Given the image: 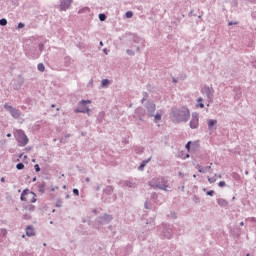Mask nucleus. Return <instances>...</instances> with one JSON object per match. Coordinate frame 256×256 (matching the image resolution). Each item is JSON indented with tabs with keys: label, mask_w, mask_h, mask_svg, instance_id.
<instances>
[{
	"label": "nucleus",
	"mask_w": 256,
	"mask_h": 256,
	"mask_svg": "<svg viewBox=\"0 0 256 256\" xmlns=\"http://www.w3.org/2000/svg\"><path fill=\"white\" fill-rule=\"evenodd\" d=\"M149 186L153 189H161L162 191H169L171 189V184H169V179L164 176L155 177L149 181Z\"/></svg>",
	"instance_id": "f257e3e1"
},
{
	"label": "nucleus",
	"mask_w": 256,
	"mask_h": 256,
	"mask_svg": "<svg viewBox=\"0 0 256 256\" xmlns=\"http://www.w3.org/2000/svg\"><path fill=\"white\" fill-rule=\"evenodd\" d=\"M172 117L178 123H181V121H183L184 123H187V121H189V117H191V113L189 112L188 108L182 107L180 109H173Z\"/></svg>",
	"instance_id": "f03ea898"
},
{
	"label": "nucleus",
	"mask_w": 256,
	"mask_h": 256,
	"mask_svg": "<svg viewBox=\"0 0 256 256\" xmlns=\"http://www.w3.org/2000/svg\"><path fill=\"white\" fill-rule=\"evenodd\" d=\"M14 136L20 147H25V145L29 143V138H27V135H25L23 130H16Z\"/></svg>",
	"instance_id": "7ed1b4c3"
},
{
	"label": "nucleus",
	"mask_w": 256,
	"mask_h": 256,
	"mask_svg": "<svg viewBox=\"0 0 256 256\" xmlns=\"http://www.w3.org/2000/svg\"><path fill=\"white\" fill-rule=\"evenodd\" d=\"M21 201H29L30 203H36L37 202V194L35 192L29 191V189H25L20 197Z\"/></svg>",
	"instance_id": "20e7f679"
},
{
	"label": "nucleus",
	"mask_w": 256,
	"mask_h": 256,
	"mask_svg": "<svg viewBox=\"0 0 256 256\" xmlns=\"http://www.w3.org/2000/svg\"><path fill=\"white\" fill-rule=\"evenodd\" d=\"M79 108L75 110V113H91V109L87 105H91V100H81L79 102Z\"/></svg>",
	"instance_id": "39448f33"
},
{
	"label": "nucleus",
	"mask_w": 256,
	"mask_h": 256,
	"mask_svg": "<svg viewBox=\"0 0 256 256\" xmlns=\"http://www.w3.org/2000/svg\"><path fill=\"white\" fill-rule=\"evenodd\" d=\"M4 109H6V111H9L14 119H19L21 117V111L9 105L8 103L4 104Z\"/></svg>",
	"instance_id": "423d86ee"
},
{
	"label": "nucleus",
	"mask_w": 256,
	"mask_h": 256,
	"mask_svg": "<svg viewBox=\"0 0 256 256\" xmlns=\"http://www.w3.org/2000/svg\"><path fill=\"white\" fill-rule=\"evenodd\" d=\"M199 127V115L198 114H193L192 119L190 121V128L191 129H197Z\"/></svg>",
	"instance_id": "0eeeda50"
},
{
	"label": "nucleus",
	"mask_w": 256,
	"mask_h": 256,
	"mask_svg": "<svg viewBox=\"0 0 256 256\" xmlns=\"http://www.w3.org/2000/svg\"><path fill=\"white\" fill-rule=\"evenodd\" d=\"M73 0H60V11H67L71 7Z\"/></svg>",
	"instance_id": "6e6552de"
},
{
	"label": "nucleus",
	"mask_w": 256,
	"mask_h": 256,
	"mask_svg": "<svg viewBox=\"0 0 256 256\" xmlns=\"http://www.w3.org/2000/svg\"><path fill=\"white\" fill-rule=\"evenodd\" d=\"M156 109L157 108L154 103L148 104V106H147L148 117H154Z\"/></svg>",
	"instance_id": "1a4fd4ad"
},
{
	"label": "nucleus",
	"mask_w": 256,
	"mask_h": 256,
	"mask_svg": "<svg viewBox=\"0 0 256 256\" xmlns=\"http://www.w3.org/2000/svg\"><path fill=\"white\" fill-rule=\"evenodd\" d=\"M211 165H213V163H210V166L207 167H203L201 165H196V169L198 170L199 173H207L208 171H211Z\"/></svg>",
	"instance_id": "9d476101"
},
{
	"label": "nucleus",
	"mask_w": 256,
	"mask_h": 256,
	"mask_svg": "<svg viewBox=\"0 0 256 256\" xmlns=\"http://www.w3.org/2000/svg\"><path fill=\"white\" fill-rule=\"evenodd\" d=\"M162 117H163V110H158L154 115V123H159Z\"/></svg>",
	"instance_id": "9b49d317"
},
{
	"label": "nucleus",
	"mask_w": 256,
	"mask_h": 256,
	"mask_svg": "<svg viewBox=\"0 0 256 256\" xmlns=\"http://www.w3.org/2000/svg\"><path fill=\"white\" fill-rule=\"evenodd\" d=\"M215 125H217V120L209 119L208 120V131H213L215 128Z\"/></svg>",
	"instance_id": "f8f14e48"
},
{
	"label": "nucleus",
	"mask_w": 256,
	"mask_h": 256,
	"mask_svg": "<svg viewBox=\"0 0 256 256\" xmlns=\"http://www.w3.org/2000/svg\"><path fill=\"white\" fill-rule=\"evenodd\" d=\"M26 235L27 237H33L35 235V229H33V226H28L26 228Z\"/></svg>",
	"instance_id": "ddd939ff"
},
{
	"label": "nucleus",
	"mask_w": 256,
	"mask_h": 256,
	"mask_svg": "<svg viewBox=\"0 0 256 256\" xmlns=\"http://www.w3.org/2000/svg\"><path fill=\"white\" fill-rule=\"evenodd\" d=\"M217 203L220 207H227L229 205V202L223 198L217 199Z\"/></svg>",
	"instance_id": "4468645a"
},
{
	"label": "nucleus",
	"mask_w": 256,
	"mask_h": 256,
	"mask_svg": "<svg viewBox=\"0 0 256 256\" xmlns=\"http://www.w3.org/2000/svg\"><path fill=\"white\" fill-rule=\"evenodd\" d=\"M171 235H173V230H171V229H167L164 232V237H166V239H171Z\"/></svg>",
	"instance_id": "2eb2a0df"
},
{
	"label": "nucleus",
	"mask_w": 256,
	"mask_h": 256,
	"mask_svg": "<svg viewBox=\"0 0 256 256\" xmlns=\"http://www.w3.org/2000/svg\"><path fill=\"white\" fill-rule=\"evenodd\" d=\"M149 161H151V157L148 158L147 160H144L141 165L139 166V170L143 171V169L145 168V165H147V163H149Z\"/></svg>",
	"instance_id": "dca6fc26"
},
{
	"label": "nucleus",
	"mask_w": 256,
	"mask_h": 256,
	"mask_svg": "<svg viewBox=\"0 0 256 256\" xmlns=\"http://www.w3.org/2000/svg\"><path fill=\"white\" fill-rule=\"evenodd\" d=\"M197 103V107H200V109H203L205 107V104H203V99L201 97L197 99Z\"/></svg>",
	"instance_id": "f3484780"
},
{
	"label": "nucleus",
	"mask_w": 256,
	"mask_h": 256,
	"mask_svg": "<svg viewBox=\"0 0 256 256\" xmlns=\"http://www.w3.org/2000/svg\"><path fill=\"white\" fill-rule=\"evenodd\" d=\"M103 221H106V223H109V221H113V216L111 215H104Z\"/></svg>",
	"instance_id": "a211bd4d"
},
{
	"label": "nucleus",
	"mask_w": 256,
	"mask_h": 256,
	"mask_svg": "<svg viewBox=\"0 0 256 256\" xmlns=\"http://www.w3.org/2000/svg\"><path fill=\"white\" fill-rule=\"evenodd\" d=\"M38 71H41V73L45 71V65L43 63L38 64Z\"/></svg>",
	"instance_id": "6ab92c4d"
},
{
	"label": "nucleus",
	"mask_w": 256,
	"mask_h": 256,
	"mask_svg": "<svg viewBox=\"0 0 256 256\" xmlns=\"http://www.w3.org/2000/svg\"><path fill=\"white\" fill-rule=\"evenodd\" d=\"M38 190H39L40 193H45V184H40L38 186Z\"/></svg>",
	"instance_id": "aec40b11"
},
{
	"label": "nucleus",
	"mask_w": 256,
	"mask_h": 256,
	"mask_svg": "<svg viewBox=\"0 0 256 256\" xmlns=\"http://www.w3.org/2000/svg\"><path fill=\"white\" fill-rule=\"evenodd\" d=\"M16 168L18 169V171H21L22 169H25V165L23 163H18L16 165Z\"/></svg>",
	"instance_id": "412c9836"
},
{
	"label": "nucleus",
	"mask_w": 256,
	"mask_h": 256,
	"mask_svg": "<svg viewBox=\"0 0 256 256\" xmlns=\"http://www.w3.org/2000/svg\"><path fill=\"white\" fill-rule=\"evenodd\" d=\"M109 80L108 79H103L102 80V87H107V85H109Z\"/></svg>",
	"instance_id": "4be33fe9"
},
{
	"label": "nucleus",
	"mask_w": 256,
	"mask_h": 256,
	"mask_svg": "<svg viewBox=\"0 0 256 256\" xmlns=\"http://www.w3.org/2000/svg\"><path fill=\"white\" fill-rule=\"evenodd\" d=\"M0 25H1L2 27H5V25H7V19H5V18L1 19V20H0Z\"/></svg>",
	"instance_id": "5701e85b"
},
{
	"label": "nucleus",
	"mask_w": 256,
	"mask_h": 256,
	"mask_svg": "<svg viewBox=\"0 0 256 256\" xmlns=\"http://www.w3.org/2000/svg\"><path fill=\"white\" fill-rule=\"evenodd\" d=\"M125 15L127 19H131V17H133V13L131 11L126 12Z\"/></svg>",
	"instance_id": "b1692460"
},
{
	"label": "nucleus",
	"mask_w": 256,
	"mask_h": 256,
	"mask_svg": "<svg viewBox=\"0 0 256 256\" xmlns=\"http://www.w3.org/2000/svg\"><path fill=\"white\" fill-rule=\"evenodd\" d=\"M99 19L100 21H105V19H107V16H105V14H99Z\"/></svg>",
	"instance_id": "393cba45"
},
{
	"label": "nucleus",
	"mask_w": 256,
	"mask_h": 256,
	"mask_svg": "<svg viewBox=\"0 0 256 256\" xmlns=\"http://www.w3.org/2000/svg\"><path fill=\"white\" fill-rule=\"evenodd\" d=\"M186 149H187L188 153H191V142H188L186 144Z\"/></svg>",
	"instance_id": "a878e982"
},
{
	"label": "nucleus",
	"mask_w": 256,
	"mask_h": 256,
	"mask_svg": "<svg viewBox=\"0 0 256 256\" xmlns=\"http://www.w3.org/2000/svg\"><path fill=\"white\" fill-rule=\"evenodd\" d=\"M26 209H28V211H35V206L30 204L26 207Z\"/></svg>",
	"instance_id": "bb28decb"
},
{
	"label": "nucleus",
	"mask_w": 256,
	"mask_h": 256,
	"mask_svg": "<svg viewBox=\"0 0 256 256\" xmlns=\"http://www.w3.org/2000/svg\"><path fill=\"white\" fill-rule=\"evenodd\" d=\"M34 169H35L36 173H39V171H41L39 164L34 165Z\"/></svg>",
	"instance_id": "cd10ccee"
},
{
	"label": "nucleus",
	"mask_w": 256,
	"mask_h": 256,
	"mask_svg": "<svg viewBox=\"0 0 256 256\" xmlns=\"http://www.w3.org/2000/svg\"><path fill=\"white\" fill-rule=\"evenodd\" d=\"M208 181H209V183H215V181H217V179L211 178L208 176Z\"/></svg>",
	"instance_id": "c85d7f7f"
},
{
	"label": "nucleus",
	"mask_w": 256,
	"mask_h": 256,
	"mask_svg": "<svg viewBox=\"0 0 256 256\" xmlns=\"http://www.w3.org/2000/svg\"><path fill=\"white\" fill-rule=\"evenodd\" d=\"M207 195H209L210 197H213V195H215V191L210 190L207 192Z\"/></svg>",
	"instance_id": "c756f323"
},
{
	"label": "nucleus",
	"mask_w": 256,
	"mask_h": 256,
	"mask_svg": "<svg viewBox=\"0 0 256 256\" xmlns=\"http://www.w3.org/2000/svg\"><path fill=\"white\" fill-rule=\"evenodd\" d=\"M207 91H208L207 97H208V99H211V97H212L211 90L208 88Z\"/></svg>",
	"instance_id": "7c9ffc66"
},
{
	"label": "nucleus",
	"mask_w": 256,
	"mask_h": 256,
	"mask_svg": "<svg viewBox=\"0 0 256 256\" xmlns=\"http://www.w3.org/2000/svg\"><path fill=\"white\" fill-rule=\"evenodd\" d=\"M126 187H135V184L132 182H126Z\"/></svg>",
	"instance_id": "2f4dec72"
},
{
	"label": "nucleus",
	"mask_w": 256,
	"mask_h": 256,
	"mask_svg": "<svg viewBox=\"0 0 256 256\" xmlns=\"http://www.w3.org/2000/svg\"><path fill=\"white\" fill-rule=\"evenodd\" d=\"M218 185H219L220 187H225V185H227V184L225 183V181H220V182L218 183Z\"/></svg>",
	"instance_id": "473e14b6"
},
{
	"label": "nucleus",
	"mask_w": 256,
	"mask_h": 256,
	"mask_svg": "<svg viewBox=\"0 0 256 256\" xmlns=\"http://www.w3.org/2000/svg\"><path fill=\"white\" fill-rule=\"evenodd\" d=\"M73 193H74V195H77V197H79V190L78 189H73Z\"/></svg>",
	"instance_id": "72a5a7b5"
},
{
	"label": "nucleus",
	"mask_w": 256,
	"mask_h": 256,
	"mask_svg": "<svg viewBox=\"0 0 256 256\" xmlns=\"http://www.w3.org/2000/svg\"><path fill=\"white\" fill-rule=\"evenodd\" d=\"M23 27H25V24H23V23L18 24V29H23Z\"/></svg>",
	"instance_id": "f704fd0d"
},
{
	"label": "nucleus",
	"mask_w": 256,
	"mask_h": 256,
	"mask_svg": "<svg viewBox=\"0 0 256 256\" xmlns=\"http://www.w3.org/2000/svg\"><path fill=\"white\" fill-rule=\"evenodd\" d=\"M127 54L128 55H135V52H133V50H127Z\"/></svg>",
	"instance_id": "c9c22d12"
},
{
	"label": "nucleus",
	"mask_w": 256,
	"mask_h": 256,
	"mask_svg": "<svg viewBox=\"0 0 256 256\" xmlns=\"http://www.w3.org/2000/svg\"><path fill=\"white\" fill-rule=\"evenodd\" d=\"M39 49H40V51H43V45L42 44L39 45Z\"/></svg>",
	"instance_id": "e433bc0d"
},
{
	"label": "nucleus",
	"mask_w": 256,
	"mask_h": 256,
	"mask_svg": "<svg viewBox=\"0 0 256 256\" xmlns=\"http://www.w3.org/2000/svg\"><path fill=\"white\" fill-rule=\"evenodd\" d=\"M1 183H5V177L1 178Z\"/></svg>",
	"instance_id": "4c0bfd02"
},
{
	"label": "nucleus",
	"mask_w": 256,
	"mask_h": 256,
	"mask_svg": "<svg viewBox=\"0 0 256 256\" xmlns=\"http://www.w3.org/2000/svg\"><path fill=\"white\" fill-rule=\"evenodd\" d=\"M14 89H21V84L19 86L14 87Z\"/></svg>",
	"instance_id": "58836bf2"
},
{
	"label": "nucleus",
	"mask_w": 256,
	"mask_h": 256,
	"mask_svg": "<svg viewBox=\"0 0 256 256\" xmlns=\"http://www.w3.org/2000/svg\"><path fill=\"white\" fill-rule=\"evenodd\" d=\"M103 52L107 55V48H104Z\"/></svg>",
	"instance_id": "ea45409f"
},
{
	"label": "nucleus",
	"mask_w": 256,
	"mask_h": 256,
	"mask_svg": "<svg viewBox=\"0 0 256 256\" xmlns=\"http://www.w3.org/2000/svg\"><path fill=\"white\" fill-rule=\"evenodd\" d=\"M22 158H23V154H20V155H19V159H22Z\"/></svg>",
	"instance_id": "a19ab883"
},
{
	"label": "nucleus",
	"mask_w": 256,
	"mask_h": 256,
	"mask_svg": "<svg viewBox=\"0 0 256 256\" xmlns=\"http://www.w3.org/2000/svg\"><path fill=\"white\" fill-rule=\"evenodd\" d=\"M240 225H241V227H243V225H245V223H244V222H241Z\"/></svg>",
	"instance_id": "79ce46f5"
},
{
	"label": "nucleus",
	"mask_w": 256,
	"mask_h": 256,
	"mask_svg": "<svg viewBox=\"0 0 256 256\" xmlns=\"http://www.w3.org/2000/svg\"><path fill=\"white\" fill-rule=\"evenodd\" d=\"M7 137H11V134H10V133H8V134H7Z\"/></svg>",
	"instance_id": "37998d69"
},
{
	"label": "nucleus",
	"mask_w": 256,
	"mask_h": 256,
	"mask_svg": "<svg viewBox=\"0 0 256 256\" xmlns=\"http://www.w3.org/2000/svg\"><path fill=\"white\" fill-rule=\"evenodd\" d=\"M186 159H189V154L186 155Z\"/></svg>",
	"instance_id": "c03bdc74"
},
{
	"label": "nucleus",
	"mask_w": 256,
	"mask_h": 256,
	"mask_svg": "<svg viewBox=\"0 0 256 256\" xmlns=\"http://www.w3.org/2000/svg\"><path fill=\"white\" fill-rule=\"evenodd\" d=\"M101 47H103V42H100Z\"/></svg>",
	"instance_id": "a18cd8bd"
},
{
	"label": "nucleus",
	"mask_w": 256,
	"mask_h": 256,
	"mask_svg": "<svg viewBox=\"0 0 256 256\" xmlns=\"http://www.w3.org/2000/svg\"><path fill=\"white\" fill-rule=\"evenodd\" d=\"M63 189H67V186H63Z\"/></svg>",
	"instance_id": "49530a36"
},
{
	"label": "nucleus",
	"mask_w": 256,
	"mask_h": 256,
	"mask_svg": "<svg viewBox=\"0 0 256 256\" xmlns=\"http://www.w3.org/2000/svg\"><path fill=\"white\" fill-rule=\"evenodd\" d=\"M33 181H37V178H34Z\"/></svg>",
	"instance_id": "de8ad7c7"
},
{
	"label": "nucleus",
	"mask_w": 256,
	"mask_h": 256,
	"mask_svg": "<svg viewBox=\"0 0 256 256\" xmlns=\"http://www.w3.org/2000/svg\"><path fill=\"white\" fill-rule=\"evenodd\" d=\"M86 181L89 182V178H86Z\"/></svg>",
	"instance_id": "09e8293b"
},
{
	"label": "nucleus",
	"mask_w": 256,
	"mask_h": 256,
	"mask_svg": "<svg viewBox=\"0 0 256 256\" xmlns=\"http://www.w3.org/2000/svg\"><path fill=\"white\" fill-rule=\"evenodd\" d=\"M30 218H31V217L28 216V217H26L25 219H30Z\"/></svg>",
	"instance_id": "8fccbe9b"
},
{
	"label": "nucleus",
	"mask_w": 256,
	"mask_h": 256,
	"mask_svg": "<svg viewBox=\"0 0 256 256\" xmlns=\"http://www.w3.org/2000/svg\"><path fill=\"white\" fill-rule=\"evenodd\" d=\"M229 25H233V23H232V22H230V23H229Z\"/></svg>",
	"instance_id": "3c124183"
},
{
	"label": "nucleus",
	"mask_w": 256,
	"mask_h": 256,
	"mask_svg": "<svg viewBox=\"0 0 256 256\" xmlns=\"http://www.w3.org/2000/svg\"><path fill=\"white\" fill-rule=\"evenodd\" d=\"M90 83L93 84V80H91Z\"/></svg>",
	"instance_id": "603ef678"
},
{
	"label": "nucleus",
	"mask_w": 256,
	"mask_h": 256,
	"mask_svg": "<svg viewBox=\"0 0 256 256\" xmlns=\"http://www.w3.org/2000/svg\"><path fill=\"white\" fill-rule=\"evenodd\" d=\"M246 175H249V172L246 171Z\"/></svg>",
	"instance_id": "864d4df0"
},
{
	"label": "nucleus",
	"mask_w": 256,
	"mask_h": 256,
	"mask_svg": "<svg viewBox=\"0 0 256 256\" xmlns=\"http://www.w3.org/2000/svg\"><path fill=\"white\" fill-rule=\"evenodd\" d=\"M52 107H55V104H52Z\"/></svg>",
	"instance_id": "5fc2aeb1"
},
{
	"label": "nucleus",
	"mask_w": 256,
	"mask_h": 256,
	"mask_svg": "<svg viewBox=\"0 0 256 256\" xmlns=\"http://www.w3.org/2000/svg\"><path fill=\"white\" fill-rule=\"evenodd\" d=\"M52 191H55V188H53Z\"/></svg>",
	"instance_id": "6e6d98bb"
},
{
	"label": "nucleus",
	"mask_w": 256,
	"mask_h": 256,
	"mask_svg": "<svg viewBox=\"0 0 256 256\" xmlns=\"http://www.w3.org/2000/svg\"><path fill=\"white\" fill-rule=\"evenodd\" d=\"M145 207H146V209H147V204H145Z\"/></svg>",
	"instance_id": "4d7b16f0"
},
{
	"label": "nucleus",
	"mask_w": 256,
	"mask_h": 256,
	"mask_svg": "<svg viewBox=\"0 0 256 256\" xmlns=\"http://www.w3.org/2000/svg\"><path fill=\"white\" fill-rule=\"evenodd\" d=\"M246 256H251L250 254H247Z\"/></svg>",
	"instance_id": "13d9d810"
},
{
	"label": "nucleus",
	"mask_w": 256,
	"mask_h": 256,
	"mask_svg": "<svg viewBox=\"0 0 256 256\" xmlns=\"http://www.w3.org/2000/svg\"><path fill=\"white\" fill-rule=\"evenodd\" d=\"M179 175H180V176H182V174H181V173H179Z\"/></svg>",
	"instance_id": "bf43d9fd"
}]
</instances>
